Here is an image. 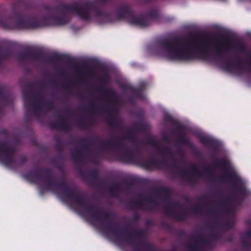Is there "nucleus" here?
<instances>
[{
	"label": "nucleus",
	"mask_w": 251,
	"mask_h": 251,
	"mask_svg": "<svg viewBox=\"0 0 251 251\" xmlns=\"http://www.w3.org/2000/svg\"><path fill=\"white\" fill-rule=\"evenodd\" d=\"M159 51L160 55L170 59L187 60L191 59V49L189 46L167 43L159 47Z\"/></svg>",
	"instance_id": "f257e3e1"
},
{
	"label": "nucleus",
	"mask_w": 251,
	"mask_h": 251,
	"mask_svg": "<svg viewBox=\"0 0 251 251\" xmlns=\"http://www.w3.org/2000/svg\"><path fill=\"white\" fill-rule=\"evenodd\" d=\"M96 18L98 23L102 24L105 22H107L109 19V17L105 13H98L96 15Z\"/></svg>",
	"instance_id": "7ed1b4c3"
},
{
	"label": "nucleus",
	"mask_w": 251,
	"mask_h": 251,
	"mask_svg": "<svg viewBox=\"0 0 251 251\" xmlns=\"http://www.w3.org/2000/svg\"><path fill=\"white\" fill-rule=\"evenodd\" d=\"M79 14L82 18H87V12L86 11H82V13H80Z\"/></svg>",
	"instance_id": "20e7f679"
},
{
	"label": "nucleus",
	"mask_w": 251,
	"mask_h": 251,
	"mask_svg": "<svg viewBox=\"0 0 251 251\" xmlns=\"http://www.w3.org/2000/svg\"><path fill=\"white\" fill-rule=\"evenodd\" d=\"M117 16L119 19L125 18L129 24L140 27H145L150 23L148 17L131 14L127 10L119 11L117 13Z\"/></svg>",
	"instance_id": "f03ea898"
}]
</instances>
